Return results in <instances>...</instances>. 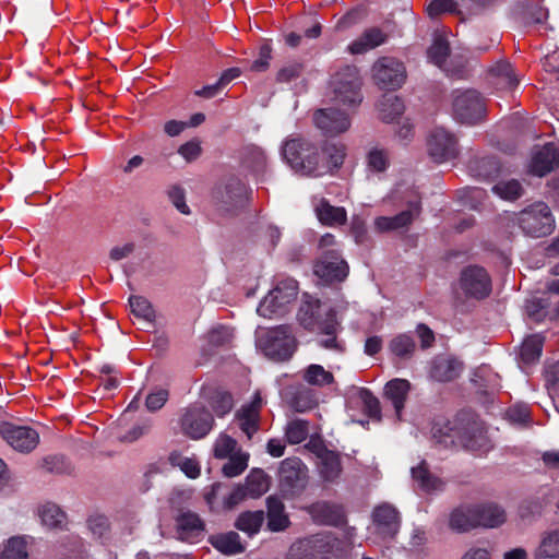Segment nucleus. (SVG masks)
Segmentation results:
<instances>
[{"mask_svg":"<svg viewBox=\"0 0 559 559\" xmlns=\"http://www.w3.org/2000/svg\"><path fill=\"white\" fill-rule=\"evenodd\" d=\"M267 507V527L272 532H281L288 527L289 519L285 513V507L277 497H269L266 499Z\"/></svg>","mask_w":559,"mask_h":559,"instance_id":"nucleus-30","label":"nucleus"},{"mask_svg":"<svg viewBox=\"0 0 559 559\" xmlns=\"http://www.w3.org/2000/svg\"><path fill=\"white\" fill-rule=\"evenodd\" d=\"M245 488L250 497H260L269 489V476L262 469H252L246 477Z\"/></svg>","mask_w":559,"mask_h":559,"instance_id":"nucleus-41","label":"nucleus"},{"mask_svg":"<svg viewBox=\"0 0 559 559\" xmlns=\"http://www.w3.org/2000/svg\"><path fill=\"white\" fill-rule=\"evenodd\" d=\"M178 153L187 160L191 162L194 160L201 153V147L199 142L197 141H190L185 144H182L178 148Z\"/></svg>","mask_w":559,"mask_h":559,"instance_id":"nucleus-64","label":"nucleus"},{"mask_svg":"<svg viewBox=\"0 0 559 559\" xmlns=\"http://www.w3.org/2000/svg\"><path fill=\"white\" fill-rule=\"evenodd\" d=\"M262 408V397L255 392L249 404L242 405L236 413L241 431L251 439L260 427V411Z\"/></svg>","mask_w":559,"mask_h":559,"instance_id":"nucleus-19","label":"nucleus"},{"mask_svg":"<svg viewBox=\"0 0 559 559\" xmlns=\"http://www.w3.org/2000/svg\"><path fill=\"white\" fill-rule=\"evenodd\" d=\"M271 59V48L269 45H263L260 48L259 58L254 60L251 64V70L262 72L265 71L269 67V62Z\"/></svg>","mask_w":559,"mask_h":559,"instance_id":"nucleus-63","label":"nucleus"},{"mask_svg":"<svg viewBox=\"0 0 559 559\" xmlns=\"http://www.w3.org/2000/svg\"><path fill=\"white\" fill-rule=\"evenodd\" d=\"M1 435L13 449L20 452L33 451L39 441L36 430L11 424H5L1 427Z\"/></svg>","mask_w":559,"mask_h":559,"instance_id":"nucleus-17","label":"nucleus"},{"mask_svg":"<svg viewBox=\"0 0 559 559\" xmlns=\"http://www.w3.org/2000/svg\"><path fill=\"white\" fill-rule=\"evenodd\" d=\"M308 468L298 457H288L281 462L278 469L282 489L294 496L302 491L307 485Z\"/></svg>","mask_w":559,"mask_h":559,"instance_id":"nucleus-11","label":"nucleus"},{"mask_svg":"<svg viewBox=\"0 0 559 559\" xmlns=\"http://www.w3.org/2000/svg\"><path fill=\"white\" fill-rule=\"evenodd\" d=\"M168 397L169 393L166 389H156L146 396L145 406L150 412H156L165 405Z\"/></svg>","mask_w":559,"mask_h":559,"instance_id":"nucleus-59","label":"nucleus"},{"mask_svg":"<svg viewBox=\"0 0 559 559\" xmlns=\"http://www.w3.org/2000/svg\"><path fill=\"white\" fill-rule=\"evenodd\" d=\"M168 198L173 205L183 215H189L191 213L190 207L186 203V192L185 189L180 186H171L168 189Z\"/></svg>","mask_w":559,"mask_h":559,"instance_id":"nucleus-57","label":"nucleus"},{"mask_svg":"<svg viewBox=\"0 0 559 559\" xmlns=\"http://www.w3.org/2000/svg\"><path fill=\"white\" fill-rule=\"evenodd\" d=\"M173 465H177L189 477L197 478L200 475L201 468L199 462L191 457H182L179 454H170L169 457Z\"/></svg>","mask_w":559,"mask_h":559,"instance_id":"nucleus-52","label":"nucleus"},{"mask_svg":"<svg viewBox=\"0 0 559 559\" xmlns=\"http://www.w3.org/2000/svg\"><path fill=\"white\" fill-rule=\"evenodd\" d=\"M492 192L507 201H514L522 197L524 188L516 179L501 180L492 187Z\"/></svg>","mask_w":559,"mask_h":559,"instance_id":"nucleus-42","label":"nucleus"},{"mask_svg":"<svg viewBox=\"0 0 559 559\" xmlns=\"http://www.w3.org/2000/svg\"><path fill=\"white\" fill-rule=\"evenodd\" d=\"M233 338V331L227 326H216L212 329L207 335V342L213 346H222L229 343Z\"/></svg>","mask_w":559,"mask_h":559,"instance_id":"nucleus-58","label":"nucleus"},{"mask_svg":"<svg viewBox=\"0 0 559 559\" xmlns=\"http://www.w3.org/2000/svg\"><path fill=\"white\" fill-rule=\"evenodd\" d=\"M450 527L456 532L479 527L478 504H465L454 509L450 515Z\"/></svg>","mask_w":559,"mask_h":559,"instance_id":"nucleus-26","label":"nucleus"},{"mask_svg":"<svg viewBox=\"0 0 559 559\" xmlns=\"http://www.w3.org/2000/svg\"><path fill=\"white\" fill-rule=\"evenodd\" d=\"M302 72V66L299 62H289L284 66L277 73V81L289 82L298 78Z\"/></svg>","mask_w":559,"mask_h":559,"instance_id":"nucleus-62","label":"nucleus"},{"mask_svg":"<svg viewBox=\"0 0 559 559\" xmlns=\"http://www.w3.org/2000/svg\"><path fill=\"white\" fill-rule=\"evenodd\" d=\"M309 436V424L307 420L296 418L287 423L285 438L289 444H299Z\"/></svg>","mask_w":559,"mask_h":559,"instance_id":"nucleus-44","label":"nucleus"},{"mask_svg":"<svg viewBox=\"0 0 559 559\" xmlns=\"http://www.w3.org/2000/svg\"><path fill=\"white\" fill-rule=\"evenodd\" d=\"M379 114L383 121L393 122L404 111V104L395 95H383L378 104Z\"/></svg>","mask_w":559,"mask_h":559,"instance_id":"nucleus-37","label":"nucleus"},{"mask_svg":"<svg viewBox=\"0 0 559 559\" xmlns=\"http://www.w3.org/2000/svg\"><path fill=\"white\" fill-rule=\"evenodd\" d=\"M462 371V364L451 357H437L430 369V377L439 382H448L456 379Z\"/></svg>","mask_w":559,"mask_h":559,"instance_id":"nucleus-27","label":"nucleus"},{"mask_svg":"<svg viewBox=\"0 0 559 559\" xmlns=\"http://www.w3.org/2000/svg\"><path fill=\"white\" fill-rule=\"evenodd\" d=\"M214 199L219 211L231 213L246 205L248 189L241 180L231 178L215 190Z\"/></svg>","mask_w":559,"mask_h":559,"instance_id":"nucleus-12","label":"nucleus"},{"mask_svg":"<svg viewBox=\"0 0 559 559\" xmlns=\"http://www.w3.org/2000/svg\"><path fill=\"white\" fill-rule=\"evenodd\" d=\"M313 548L310 555H297L294 549L286 559H346L350 547L331 535H317L309 542Z\"/></svg>","mask_w":559,"mask_h":559,"instance_id":"nucleus-9","label":"nucleus"},{"mask_svg":"<svg viewBox=\"0 0 559 559\" xmlns=\"http://www.w3.org/2000/svg\"><path fill=\"white\" fill-rule=\"evenodd\" d=\"M257 344L267 356L285 360L293 356L297 342L286 325H280L257 334Z\"/></svg>","mask_w":559,"mask_h":559,"instance_id":"nucleus-6","label":"nucleus"},{"mask_svg":"<svg viewBox=\"0 0 559 559\" xmlns=\"http://www.w3.org/2000/svg\"><path fill=\"white\" fill-rule=\"evenodd\" d=\"M412 477L417 486L427 493L441 491L444 487V483L429 472L425 461L412 468Z\"/></svg>","mask_w":559,"mask_h":559,"instance_id":"nucleus-31","label":"nucleus"},{"mask_svg":"<svg viewBox=\"0 0 559 559\" xmlns=\"http://www.w3.org/2000/svg\"><path fill=\"white\" fill-rule=\"evenodd\" d=\"M211 406L219 417L228 414L234 407V399L228 392H217L211 401Z\"/></svg>","mask_w":559,"mask_h":559,"instance_id":"nucleus-53","label":"nucleus"},{"mask_svg":"<svg viewBox=\"0 0 559 559\" xmlns=\"http://www.w3.org/2000/svg\"><path fill=\"white\" fill-rule=\"evenodd\" d=\"M312 519L321 524H333L338 518L336 509L328 502H316L308 508Z\"/></svg>","mask_w":559,"mask_h":559,"instance_id":"nucleus-45","label":"nucleus"},{"mask_svg":"<svg viewBox=\"0 0 559 559\" xmlns=\"http://www.w3.org/2000/svg\"><path fill=\"white\" fill-rule=\"evenodd\" d=\"M179 538L185 542H198L204 535V523L197 513L187 511L177 518Z\"/></svg>","mask_w":559,"mask_h":559,"instance_id":"nucleus-23","label":"nucleus"},{"mask_svg":"<svg viewBox=\"0 0 559 559\" xmlns=\"http://www.w3.org/2000/svg\"><path fill=\"white\" fill-rule=\"evenodd\" d=\"M330 307H323L318 299L302 301L297 313V320L301 326L310 332H317L325 321V312Z\"/></svg>","mask_w":559,"mask_h":559,"instance_id":"nucleus-20","label":"nucleus"},{"mask_svg":"<svg viewBox=\"0 0 559 559\" xmlns=\"http://www.w3.org/2000/svg\"><path fill=\"white\" fill-rule=\"evenodd\" d=\"M367 165L373 171H384L389 165L388 153L377 147L370 150L367 156Z\"/></svg>","mask_w":559,"mask_h":559,"instance_id":"nucleus-56","label":"nucleus"},{"mask_svg":"<svg viewBox=\"0 0 559 559\" xmlns=\"http://www.w3.org/2000/svg\"><path fill=\"white\" fill-rule=\"evenodd\" d=\"M314 209L319 221L324 225H342L346 222L345 209L333 206L323 198L318 200Z\"/></svg>","mask_w":559,"mask_h":559,"instance_id":"nucleus-33","label":"nucleus"},{"mask_svg":"<svg viewBox=\"0 0 559 559\" xmlns=\"http://www.w3.org/2000/svg\"><path fill=\"white\" fill-rule=\"evenodd\" d=\"M535 557L559 559V530L550 532L543 538Z\"/></svg>","mask_w":559,"mask_h":559,"instance_id":"nucleus-46","label":"nucleus"},{"mask_svg":"<svg viewBox=\"0 0 559 559\" xmlns=\"http://www.w3.org/2000/svg\"><path fill=\"white\" fill-rule=\"evenodd\" d=\"M372 519L379 532L388 537H393L400 527V515L397 510L389 504L383 503L374 508Z\"/></svg>","mask_w":559,"mask_h":559,"instance_id":"nucleus-22","label":"nucleus"},{"mask_svg":"<svg viewBox=\"0 0 559 559\" xmlns=\"http://www.w3.org/2000/svg\"><path fill=\"white\" fill-rule=\"evenodd\" d=\"M440 442H443L445 447L457 443L479 454L488 452L491 448L485 427L476 420L468 421L465 425L455 424L453 427L447 428L444 439Z\"/></svg>","mask_w":559,"mask_h":559,"instance_id":"nucleus-2","label":"nucleus"},{"mask_svg":"<svg viewBox=\"0 0 559 559\" xmlns=\"http://www.w3.org/2000/svg\"><path fill=\"white\" fill-rule=\"evenodd\" d=\"M318 460L320 477L326 483H336L343 471L341 456L333 451L325 450L318 455Z\"/></svg>","mask_w":559,"mask_h":559,"instance_id":"nucleus-28","label":"nucleus"},{"mask_svg":"<svg viewBox=\"0 0 559 559\" xmlns=\"http://www.w3.org/2000/svg\"><path fill=\"white\" fill-rule=\"evenodd\" d=\"M227 459L228 462L224 464L222 472L226 477H236L247 468L249 454L238 452Z\"/></svg>","mask_w":559,"mask_h":559,"instance_id":"nucleus-49","label":"nucleus"},{"mask_svg":"<svg viewBox=\"0 0 559 559\" xmlns=\"http://www.w3.org/2000/svg\"><path fill=\"white\" fill-rule=\"evenodd\" d=\"M302 379L312 386H326L334 382V376L331 371L325 370L323 366L311 364L302 371Z\"/></svg>","mask_w":559,"mask_h":559,"instance_id":"nucleus-38","label":"nucleus"},{"mask_svg":"<svg viewBox=\"0 0 559 559\" xmlns=\"http://www.w3.org/2000/svg\"><path fill=\"white\" fill-rule=\"evenodd\" d=\"M212 546L224 555H237L245 550L240 537L236 532H227L210 537Z\"/></svg>","mask_w":559,"mask_h":559,"instance_id":"nucleus-34","label":"nucleus"},{"mask_svg":"<svg viewBox=\"0 0 559 559\" xmlns=\"http://www.w3.org/2000/svg\"><path fill=\"white\" fill-rule=\"evenodd\" d=\"M460 287L467 296L483 299L491 292V280L484 267L469 265L461 272Z\"/></svg>","mask_w":559,"mask_h":559,"instance_id":"nucleus-14","label":"nucleus"},{"mask_svg":"<svg viewBox=\"0 0 559 559\" xmlns=\"http://www.w3.org/2000/svg\"><path fill=\"white\" fill-rule=\"evenodd\" d=\"M372 80L381 90L400 88L406 79L404 64L393 57L379 58L371 68Z\"/></svg>","mask_w":559,"mask_h":559,"instance_id":"nucleus-8","label":"nucleus"},{"mask_svg":"<svg viewBox=\"0 0 559 559\" xmlns=\"http://www.w3.org/2000/svg\"><path fill=\"white\" fill-rule=\"evenodd\" d=\"M314 274L328 283L341 282L348 274V265L336 250H329L314 264Z\"/></svg>","mask_w":559,"mask_h":559,"instance_id":"nucleus-15","label":"nucleus"},{"mask_svg":"<svg viewBox=\"0 0 559 559\" xmlns=\"http://www.w3.org/2000/svg\"><path fill=\"white\" fill-rule=\"evenodd\" d=\"M490 73L497 80L495 84L502 88H513L519 84V80L513 73L512 66L507 61L497 62L490 69Z\"/></svg>","mask_w":559,"mask_h":559,"instance_id":"nucleus-40","label":"nucleus"},{"mask_svg":"<svg viewBox=\"0 0 559 559\" xmlns=\"http://www.w3.org/2000/svg\"><path fill=\"white\" fill-rule=\"evenodd\" d=\"M333 99L345 106H357L362 100L361 78L355 66H345L336 71L330 81Z\"/></svg>","mask_w":559,"mask_h":559,"instance_id":"nucleus-3","label":"nucleus"},{"mask_svg":"<svg viewBox=\"0 0 559 559\" xmlns=\"http://www.w3.org/2000/svg\"><path fill=\"white\" fill-rule=\"evenodd\" d=\"M282 156L296 174L321 177L341 168L346 156V146L328 141L322 146H317L300 136L288 138L282 145Z\"/></svg>","mask_w":559,"mask_h":559,"instance_id":"nucleus-1","label":"nucleus"},{"mask_svg":"<svg viewBox=\"0 0 559 559\" xmlns=\"http://www.w3.org/2000/svg\"><path fill=\"white\" fill-rule=\"evenodd\" d=\"M297 294V281L292 277L278 280L275 287L259 304L257 312L270 319L283 316L287 306L296 300Z\"/></svg>","mask_w":559,"mask_h":559,"instance_id":"nucleus-5","label":"nucleus"},{"mask_svg":"<svg viewBox=\"0 0 559 559\" xmlns=\"http://www.w3.org/2000/svg\"><path fill=\"white\" fill-rule=\"evenodd\" d=\"M559 167V148L554 143H548L534 151L530 171L543 177Z\"/></svg>","mask_w":559,"mask_h":559,"instance_id":"nucleus-21","label":"nucleus"},{"mask_svg":"<svg viewBox=\"0 0 559 559\" xmlns=\"http://www.w3.org/2000/svg\"><path fill=\"white\" fill-rule=\"evenodd\" d=\"M427 14L436 19L443 13H456L457 3L453 0H432L426 8Z\"/></svg>","mask_w":559,"mask_h":559,"instance_id":"nucleus-54","label":"nucleus"},{"mask_svg":"<svg viewBox=\"0 0 559 559\" xmlns=\"http://www.w3.org/2000/svg\"><path fill=\"white\" fill-rule=\"evenodd\" d=\"M314 123L325 135L335 136L346 132L350 127V119L345 111L334 108L319 109L313 116Z\"/></svg>","mask_w":559,"mask_h":559,"instance_id":"nucleus-16","label":"nucleus"},{"mask_svg":"<svg viewBox=\"0 0 559 559\" xmlns=\"http://www.w3.org/2000/svg\"><path fill=\"white\" fill-rule=\"evenodd\" d=\"M358 396L364 403L369 417L380 420L381 409L378 399L367 389H359Z\"/></svg>","mask_w":559,"mask_h":559,"instance_id":"nucleus-55","label":"nucleus"},{"mask_svg":"<svg viewBox=\"0 0 559 559\" xmlns=\"http://www.w3.org/2000/svg\"><path fill=\"white\" fill-rule=\"evenodd\" d=\"M390 349L395 356L406 358L413 354L415 343L409 335L402 334L391 341Z\"/></svg>","mask_w":559,"mask_h":559,"instance_id":"nucleus-51","label":"nucleus"},{"mask_svg":"<svg viewBox=\"0 0 559 559\" xmlns=\"http://www.w3.org/2000/svg\"><path fill=\"white\" fill-rule=\"evenodd\" d=\"M238 452L237 441L226 433H221L213 444V455L219 460H225Z\"/></svg>","mask_w":559,"mask_h":559,"instance_id":"nucleus-47","label":"nucleus"},{"mask_svg":"<svg viewBox=\"0 0 559 559\" xmlns=\"http://www.w3.org/2000/svg\"><path fill=\"white\" fill-rule=\"evenodd\" d=\"M247 496H249L245 486L238 485L234 487L228 493L223 496V508L233 509L240 503Z\"/></svg>","mask_w":559,"mask_h":559,"instance_id":"nucleus-60","label":"nucleus"},{"mask_svg":"<svg viewBox=\"0 0 559 559\" xmlns=\"http://www.w3.org/2000/svg\"><path fill=\"white\" fill-rule=\"evenodd\" d=\"M27 543L22 536H14L8 539L3 546L0 559H27Z\"/></svg>","mask_w":559,"mask_h":559,"instance_id":"nucleus-43","label":"nucleus"},{"mask_svg":"<svg viewBox=\"0 0 559 559\" xmlns=\"http://www.w3.org/2000/svg\"><path fill=\"white\" fill-rule=\"evenodd\" d=\"M411 384L405 379H393L384 386V396L392 403L397 418H401Z\"/></svg>","mask_w":559,"mask_h":559,"instance_id":"nucleus-29","label":"nucleus"},{"mask_svg":"<svg viewBox=\"0 0 559 559\" xmlns=\"http://www.w3.org/2000/svg\"><path fill=\"white\" fill-rule=\"evenodd\" d=\"M507 520L504 509L493 502L478 504L479 527L493 528L502 525Z\"/></svg>","mask_w":559,"mask_h":559,"instance_id":"nucleus-32","label":"nucleus"},{"mask_svg":"<svg viewBox=\"0 0 559 559\" xmlns=\"http://www.w3.org/2000/svg\"><path fill=\"white\" fill-rule=\"evenodd\" d=\"M428 152L437 163L454 159L459 154L457 140L444 128L437 127L429 135Z\"/></svg>","mask_w":559,"mask_h":559,"instance_id":"nucleus-13","label":"nucleus"},{"mask_svg":"<svg viewBox=\"0 0 559 559\" xmlns=\"http://www.w3.org/2000/svg\"><path fill=\"white\" fill-rule=\"evenodd\" d=\"M543 350V337L535 334L526 337L520 348V358L526 364L531 365L536 362Z\"/></svg>","mask_w":559,"mask_h":559,"instance_id":"nucleus-39","label":"nucleus"},{"mask_svg":"<svg viewBox=\"0 0 559 559\" xmlns=\"http://www.w3.org/2000/svg\"><path fill=\"white\" fill-rule=\"evenodd\" d=\"M87 523L90 531L97 538H103L109 530V521L105 515L91 516Z\"/></svg>","mask_w":559,"mask_h":559,"instance_id":"nucleus-61","label":"nucleus"},{"mask_svg":"<svg viewBox=\"0 0 559 559\" xmlns=\"http://www.w3.org/2000/svg\"><path fill=\"white\" fill-rule=\"evenodd\" d=\"M131 312L143 320L152 321L155 317L151 302L142 296H131L129 298Z\"/></svg>","mask_w":559,"mask_h":559,"instance_id":"nucleus-50","label":"nucleus"},{"mask_svg":"<svg viewBox=\"0 0 559 559\" xmlns=\"http://www.w3.org/2000/svg\"><path fill=\"white\" fill-rule=\"evenodd\" d=\"M322 324L323 325L316 332L318 334V346L336 353L344 352V345L337 337L341 325L336 319L334 309H330L325 312V321Z\"/></svg>","mask_w":559,"mask_h":559,"instance_id":"nucleus-18","label":"nucleus"},{"mask_svg":"<svg viewBox=\"0 0 559 559\" xmlns=\"http://www.w3.org/2000/svg\"><path fill=\"white\" fill-rule=\"evenodd\" d=\"M264 522V512L259 511H246L239 514L236 520L235 526L246 533L248 536H253L259 533Z\"/></svg>","mask_w":559,"mask_h":559,"instance_id":"nucleus-36","label":"nucleus"},{"mask_svg":"<svg viewBox=\"0 0 559 559\" xmlns=\"http://www.w3.org/2000/svg\"><path fill=\"white\" fill-rule=\"evenodd\" d=\"M41 523L48 528H63L67 525V514L55 503H45L38 509Z\"/></svg>","mask_w":559,"mask_h":559,"instance_id":"nucleus-35","label":"nucleus"},{"mask_svg":"<svg viewBox=\"0 0 559 559\" xmlns=\"http://www.w3.org/2000/svg\"><path fill=\"white\" fill-rule=\"evenodd\" d=\"M485 98L476 90H454L452 92V116L462 123L474 126L486 117Z\"/></svg>","mask_w":559,"mask_h":559,"instance_id":"nucleus-4","label":"nucleus"},{"mask_svg":"<svg viewBox=\"0 0 559 559\" xmlns=\"http://www.w3.org/2000/svg\"><path fill=\"white\" fill-rule=\"evenodd\" d=\"M427 53L429 60L441 68L450 53L449 43L445 38L438 36L433 39V43L429 47Z\"/></svg>","mask_w":559,"mask_h":559,"instance_id":"nucleus-48","label":"nucleus"},{"mask_svg":"<svg viewBox=\"0 0 559 559\" xmlns=\"http://www.w3.org/2000/svg\"><path fill=\"white\" fill-rule=\"evenodd\" d=\"M420 212L418 202L409 204L408 210L402 211L395 216H380L374 219V228L380 233L397 230L400 228L408 226L415 216Z\"/></svg>","mask_w":559,"mask_h":559,"instance_id":"nucleus-24","label":"nucleus"},{"mask_svg":"<svg viewBox=\"0 0 559 559\" xmlns=\"http://www.w3.org/2000/svg\"><path fill=\"white\" fill-rule=\"evenodd\" d=\"M520 228L528 236L545 237L552 233L555 218L549 206L538 202L522 210L516 216Z\"/></svg>","mask_w":559,"mask_h":559,"instance_id":"nucleus-7","label":"nucleus"},{"mask_svg":"<svg viewBox=\"0 0 559 559\" xmlns=\"http://www.w3.org/2000/svg\"><path fill=\"white\" fill-rule=\"evenodd\" d=\"M214 418L202 405H191L185 409L180 418L181 431L191 439L204 438L212 430Z\"/></svg>","mask_w":559,"mask_h":559,"instance_id":"nucleus-10","label":"nucleus"},{"mask_svg":"<svg viewBox=\"0 0 559 559\" xmlns=\"http://www.w3.org/2000/svg\"><path fill=\"white\" fill-rule=\"evenodd\" d=\"M386 39L388 34L384 33L381 28L369 27L348 45L347 50L352 55H361L381 46L386 41Z\"/></svg>","mask_w":559,"mask_h":559,"instance_id":"nucleus-25","label":"nucleus"}]
</instances>
